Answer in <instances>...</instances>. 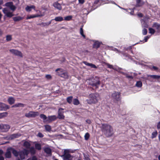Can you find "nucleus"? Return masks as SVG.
Returning a JSON list of instances; mask_svg holds the SVG:
<instances>
[{
    "label": "nucleus",
    "instance_id": "nucleus-1",
    "mask_svg": "<svg viewBox=\"0 0 160 160\" xmlns=\"http://www.w3.org/2000/svg\"><path fill=\"white\" fill-rule=\"evenodd\" d=\"M5 6L9 7L12 11V12H11L10 10L8 8H4L2 10L3 13L7 17L11 18L14 15L13 14V12L15 11L16 7L13 5L12 2H9L6 3L5 4Z\"/></svg>",
    "mask_w": 160,
    "mask_h": 160
},
{
    "label": "nucleus",
    "instance_id": "nucleus-2",
    "mask_svg": "<svg viewBox=\"0 0 160 160\" xmlns=\"http://www.w3.org/2000/svg\"><path fill=\"white\" fill-rule=\"evenodd\" d=\"M101 129L102 132L107 137L111 136L113 133L112 127L109 124H102Z\"/></svg>",
    "mask_w": 160,
    "mask_h": 160
},
{
    "label": "nucleus",
    "instance_id": "nucleus-3",
    "mask_svg": "<svg viewBox=\"0 0 160 160\" xmlns=\"http://www.w3.org/2000/svg\"><path fill=\"white\" fill-rule=\"evenodd\" d=\"M99 98V95L98 93H92L89 95L87 102L88 104L95 103L98 102Z\"/></svg>",
    "mask_w": 160,
    "mask_h": 160
},
{
    "label": "nucleus",
    "instance_id": "nucleus-4",
    "mask_svg": "<svg viewBox=\"0 0 160 160\" xmlns=\"http://www.w3.org/2000/svg\"><path fill=\"white\" fill-rule=\"evenodd\" d=\"M86 82L89 85L95 87L96 88H98L100 84L99 79L96 77L88 79L86 80Z\"/></svg>",
    "mask_w": 160,
    "mask_h": 160
},
{
    "label": "nucleus",
    "instance_id": "nucleus-5",
    "mask_svg": "<svg viewBox=\"0 0 160 160\" xmlns=\"http://www.w3.org/2000/svg\"><path fill=\"white\" fill-rule=\"evenodd\" d=\"M55 71L57 75L60 77L66 79L68 78L69 75L68 73L62 68H58L56 69Z\"/></svg>",
    "mask_w": 160,
    "mask_h": 160
},
{
    "label": "nucleus",
    "instance_id": "nucleus-6",
    "mask_svg": "<svg viewBox=\"0 0 160 160\" xmlns=\"http://www.w3.org/2000/svg\"><path fill=\"white\" fill-rule=\"evenodd\" d=\"M39 113L38 112L30 111L25 114V116L28 118H34L38 116Z\"/></svg>",
    "mask_w": 160,
    "mask_h": 160
},
{
    "label": "nucleus",
    "instance_id": "nucleus-7",
    "mask_svg": "<svg viewBox=\"0 0 160 160\" xmlns=\"http://www.w3.org/2000/svg\"><path fill=\"white\" fill-rule=\"evenodd\" d=\"M112 98L114 102L119 101L120 100V93L114 92L112 94Z\"/></svg>",
    "mask_w": 160,
    "mask_h": 160
},
{
    "label": "nucleus",
    "instance_id": "nucleus-8",
    "mask_svg": "<svg viewBox=\"0 0 160 160\" xmlns=\"http://www.w3.org/2000/svg\"><path fill=\"white\" fill-rule=\"evenodd\" d=\"M29 151L25 149H23L22 151L19 152V155L20 158L22 159H24L25 156H27L28 154Z\"/></svg>",
    "mask_w": 160,
    "mask_h": 160
},
{
    "label": "nucleus",
    "instance_id": "nucleus-9",
    "mask_svg": "<svg viewBox=\"0 0 160 160\" xmlns=\"http://www.w3.org/2000/svg\"><path fill=\"white\" fill-rule=\"evenodd\" d=\"M10 52L12 54L18 56L19 57H22V55L21 52L16 49H11L9 50Z\"/></svg>",
    "mask_w": 160,
    "mask_h": 160
},
{
    "label": "nucleus",
    "instance_id": "nucleus-10",
    "mask_svg": "<svg viewBox=\"0 0 160 160\" xmlns=\"http://www.w3.org/2000/svg\"><path fill=\"white\" fill-rule=\"evenodd\" d=\"M9 108V107L4 103L0 102V110L6 111Z\"/></svg>",
    "mask_w": 160,
    "mask_h": 160
},
{
    "label": "nucleus",
    "instance_id": "nucleus-11",
    "mask_svg": "<svg viewBox=\"0 0 160 160\" xmlns=\"http://www.w3.org/2000/svg\"><path fill=\"white\" fill-rule=\"evenodd\" d=\"M70 152V151L69 149H65L64 150V154L62 155L61 157H63V158H68L69 157H71V155L69 154Z\"/></svg>",
    "mask_w": 160,
    "mask_h": 160
},
{
    "label": "nucleus",
    "instance_id": "nucleus-12",
    "mask_svg": "<svg viewBox=\"0 0 160 160\" xmlns=\"http://www.w3.org/2000/svg\"><path fill=\"white\" fill-rule=\"evenodd\" d=\"M63 109L60 108L59 109L58 112V118L59 119H63L64 118V116L63 114V112L62 110Z\"/></svg>",
    "mask_w": 160,
    "mask_h": 160
},
{
    "label": "nucleus",
    "instance_id": "nucleus-13",
    "mask_svg": "<svg viewBox=\"0 0 160 160\" xmlns=\"http://www.w3.org/2000/svg\"><path fill=\"white\" fill-rule=\"evenodd\" d=\"M10 127L8 125L2 124V131L7 132L8 131Z\"/></svg>",
    "mask_w": 160,
    "mask_h": 160
},
{
    "label": "nucleus",
    "instance_id": "nucleus-14",
    "mask_svg": "<svg viewBox=\"0 0 160 160\" xmlns=\"http://www.w3.org/2000/svg\"><path fill=\"white\" fill-rule=\"evenodd\" d=\"M53 6L55 8L59 10H61L62 8L61 4L57 2H54L53 4Z\"/></svg>",
    "mask_w": 160,
    "mask_h": 160
},
{
    "label": "nucleus",
    "instance_id": "nucleus-15",
    "mask_svg": "<svg viewBox=\"0 0 160 160\" xmlns=\"http://www.w3.org/2000/svg\"><path fill=\"white\" fill-rule=\"evenodd\" d=\"M21 135L19 133L13 134L10 135L9 138L11 139H13L15 138H18L20 137Z\"/></svg>",
    "mask_w": 160,
    "mask_h": 160
},
{
    "label": "nucleus",
    "instance_id": "nucleus-16",
    "mask_svg": "<svg viewBox=\"0 0 160 160\" xmlns=\"http://www.w3.org/2000/svg\"><path fill=\"white\" fill-rule=\"evenodd\" d=\"M12 152L11 150L10 149V148H8L7 152L5 154V156L6 158H9L11 157V152Z\"/></svg>",
    "mask_w": 160,
    "mask_h": 160
},
{
    "label": "nucleus",
    "instance_id": "nucleus-17",
    "mask_svg": "<svg viewBox=\"0 0 160 160\" xmlns=\"http://www.w3.org/2000/svg\"><path fill=\"white\" fill-rule=\"evenodd\" d=\"M152 27L153 28H156L158 32L160 31V24L155 22L153 23Z\"/></svg>",
    "mask_w": 160,
    "mask_h": 160
},
{
    "label": "nucleus",
    "instance_id": "nucleus-18",
    "mask_svg": "<svg viewBox=\"0 0 160 160\" xmlns=\"http://www.w3.org/2000/svg\"><path fill=\"white\" fill-rule=\"evenodd\" d=\"M15 100L14 98L12 97H10L8 98V101L9 104L12 105L15 102Z\"/></svg>",
    "mask_w": 160,
    "mask_h": 160
},
{
    "label": "nucleus",
    "instance_id": "nucleus-19",
    "mask_svg": "<svg viewBox=\"0 0 160 160\" xmlns=\"http://www.w3.org/2000/svg\"><path fill=\"white\" fill-rule=\"evenodd\" d=\"M44 15V14H40V15H31L30 16H28L27 17V19H29L31 18H34L36 17H42Z\"/></svg>",
    "mask_w": 160,
    "mask_h": 160
},
{
    "label": "nucleus",
    "instance_id": "nucleus-20",
    "mask_svg": "<svg viewBox=\"0 0 160 160\" xmlns=\"http://www.w3.org/2000/svg\"><path fill=\"white\" fill-rule=\"evenodd\" d=\"M8 113L7 112L0 113V119L7 117L8 116Z\"/></svg>",
    "mask_w": 160,
    "mask_h": 160
},
{
    "label": "nucleus",
    "instance_id": "nucleus-21",
    "mask_svg": "<svg viewBox=\"0 0 160 160\" xmlns=\"http://www.w3.org/2000/svg\"><path fill=\"white\" fill-rule=\"evenodd\" d=\"M83 63L85 64L86 65L89 66L91 67L92 68H96L97 67L94 65L92 63H88L87 62L84 61L83 62Z\"/></svg>",
    "mask_w": 160,
    "mask_h": 160
},
{
    "label": "nucleus",
    "instance_id": "nucleus-22",
    "mask_svg": "<svg viewBox=\"0 0 160 160\" xmlns=\"http://www.w3.org/2000/svg\"><path fill=\"white\" fill-rule=\"evenodd\" d=\"M83 63L85 64L86 65L89 66L91 67L92 68H96L97 67L94 65L92 63H88L87 62L84 61L83 62Z\"/></svg>",
    "mask_w": 160,
    "mask_h": 160
},
{
    "label": "nucleus",
    "instance_id": "nucleus-23",
    "mask_svg": "<svg viewBox=\"0 0 160 160\" xmlns=\"http://www.w3.org/2000/svg\"><path fill=\"white\" fill-rule=\"evenodd\" d=\"M10 149L11 150L12 152V153L15 157H17L18 156L19 154V152H18L16 150L12 148H10Z\"/></svg>",
    "mask_w": 160,
    "mask_h": 160
},
{
    "label": "nucleus",
    "instance_id": "nucleus-24",
    "mask_svg": "<svg viewBox=\"0 0 160 160\" xmlns=\"http://www.w3.org/2000/svg\"><path fill=\"white\" fill-rule=\"evenodd\" d=\"M56 117L55 116H50L48 117L47 121L49 122L53 121L56 119Z\"/></svg>",
    "mask_w": 160,
    "mask_h": 160
},
{
    "label": "nucleus",
    "instance_id": "nucleus-25",
    "mask_svg": "<svg viewBox=\"0 0 160 160\" xmlns=\"http://www.w3.org/2000/svg\"><path fill=\"white\" fill-rule=\"evenodd\" d=\"M101 43L98 42V41H96L94 42L93 44V47L96 48H98L99 47Z\"/></svg>",
    "mask_w": 160,
    "mask_h": 160
},
{
    "label": "nucleus",
    "instance_id": "nucleus-26",
    "mask_svg": "<svg viewBox=\"0 0 160 160\" xmlns=\"http://www.w3.org/2000/svg\"><path fill=\"white\" fill-rule=\"evenodd\" d=\"M22 18L20 16L15 17L13 18V20L16 22L20 21L22 20Z\"/></svg>",
    "mask_w": 160,
    "mask_h": 160
},
{
    "label": "nucleus",
    "instance_id": "nucleus-27",
    "mask_svg": "<svg viewBox=\"0 0 160 160\" xmlns=\"http://www.w3.org/2000/svg\"><path fill=\"white\" fill-rule=\"evenodd\" d=\"M23 146L26 148H29L30 147V144L29 142L26 141L24 142Z\"/></svg>",
    "mask_w": 160,
    "mask_h": 160
},
{
    "label": "nucleus",
    "instance_id": "nucleus-28",
    "mask_svg": "<svg viewBox=\"0 0 160 160\" xmlns=\"http://www.w3.org/2000/svg\"><path fill=\"white\" fill-rule=\"evenodd\" d=\"M24 104L21 103H19L18 104H15V105L12 106V107H23Z\"/></svg>",
    "mask_w": 160,
    "mask_h": 160
},
{
    "label": "nucleus",
    "instance_id": "nucleus-29",
    "mask_svg": "<svg viewBox=\"0 0 160 160\" xmlns=\"http://www.w3.org/2000/svg\"><path fill=\"white\" fill-rule=\"evenodd\" d=\"M44 151L48 154H50L51 153V149L48 148H45L44 149Z\"/></svg>",
    "mask_w": 160,
    "mask_h": 160
},
{
    "label": "nucleus",
    "instance_id": "nucleus-30",
    "mask_svg": "<svg viewBox=\"0 0 160 160\" xmlns=\"http://www.w3.org/2000/svg\"><path fill=\"white\" fill-rule=\"evenodd\" d=\"M142 26L144 28H147L148 27V24L143 20L141 21Z\"/></svg>",
    "mask_w": 160,
    "mask_h": 160
},
{
    "label": "nucleus",
    "instance_id": "nucleus-31",
    "mask_svg": "<svg viewBox=\"0 0 160 160\" xmlns=\"http://www.w3.org/2000/svg\"><path fill=\"white\" fill-rule=\"evenodd\" d=\"M148 77H150L155 79H159L160 78V76L156 75H148Z\"/></svg>",
    "mask_w": 160,
    "mask_h": 160
},
{
    "label": "nucleus",
    "instance_id": "nucleus-32",
    "mask_svg": "<svg viewBox=\"0 0 160 160\" xmlns=\"http://www.w3.org/2000/svg\"><path fill=\"white\" fill-rule=\"evenodd\" d=\"M72 98L73 97L72 96H70L67 97V102L70 104L71 103L72 101Z\"/></svg>",
    "mask_w": 160,
    "mask_h": 160
},
{
    "label": "nucleus",
    "instance_id": "nucleus-33",
    "mask_svg": "<svg viewBox=\"0 0 160 160\" xmlns=\"http://www.w3.org/2000/svg\"><path fill=\"white\" fill-rule=\"evenodd\" d=\"M44 127L46 130L48 132H49L51 131V128L50 126L47 125L44 126Z\"/></svg>",
    "mask_w": 160,
    "mask_h": 160
},
{
    "label": "nucleus",
    "instance_id": "nucleus-34",
    "mask_svg": "<svg viewBox=\"0 0 160 160\" xmlns=\"http://www.w3.org/2000/svg\"><path fill=\"white\" fill-rule=\"evenodd\" d=\"M12 36L11 35H8L6 36V40L7 41H9L12 39Z\"/></svg>",
    "mask_w": 160,
    "mask_h": 160
},
{
    "label": "nucleus",
    "instance_id": "nucleus-35",
    "mask_svg": "<svg viewBox=\"0 0 160 160\" xmlns=\"http://www.w3.org/2000/svg\"><path fill=\"white\" fill-rule=\"evenodd\" d=\"M73 104L75 105H78L79 103V100L77 99H74L73 100Z\"/></svg>",
    "mask_w": 160,
    "mask_h": 160
},
{
    "label": "nucleus",
    "instance_id": "nucleus-36",
    "mask_svg": "<svg viewBox=\"0 0 160 160\" xmlns=\"http://www.w3.org/2000/svg\"><path fill=\"white\" fill-rule=\"evenodd\" d=\"M54 20L56 21H61L63 20V19L61 17H57L55 18Z\"/></svg>",
    "mask_w": 160,
    "mask_h": 160
},
{
    "label": "nucleus",
    "instance_id": "nucleus-37",
    "mask_svg": "<svg viewBox=\"0 0 160 160\" xmlns=\"http://www.w3.org/2000/svg\"><path fill=\"white\" fill-rule=\"evenodd\" d=\"M82 26L80 28V33L81 35L84 38H85V36L83 34V31L82 29Z\"/></svg>",
    "mask_w": 160,
    "mask_h": 160
},
{
    "label": "nucleus",
    "instance_id": "nucleus-38",
    "mask_svg": "<svg viewBox=\"0 0 160 160\" xmlns=\"http://www.w3.org/2000/svg\"><path fill=\"white\" fill-rule=\"evenodd\" d=\"M72 16H67L64 18V20L66 21H69L72 19Z\"/></svg>",
    "mask_w": 160,
    "mask_h": 160
},
{
    "label": "nucleus",
    "instance_id": "nucleus-39",
    "mask_svg": "<svg viewBox=\"0 0 160 160\" xmlns=\"http://www.w3.org/2000/svg\"><path fill=\"white\" fill-rule=\"evenodd\" d=\"M35 147L36 149L38 150H40L41 149V146L40 144H35Z\"/></svg>",
    "mask_w": 160,
    "mask_h": 160
},
{
    "label": "nucleus",
    "instance_id": "nucleus-40",
    "mask_svg": "<svg viewBox=\"0 0 160 160\" xmlns=\"http://www.w3.org/2000/svg\"><path fill=\"white\" fill-rule=\"evenodd\" d=\"M142 82L140 81H138L137 82L136 86L138 87H140L142 86Z\"/></svg>",
    "mask_w": 160,
    "mask_h": 160
},
{
    "label": "nucleus",
    "instance_id": "nucleus-41",
    "mask_svg": "<svg viewBox=\"0 0 160 160\" xmlns=\"http://www.w3.org/2000/svg\"><path fill=\"white\" fill-rule=\"evenodd\" d=\"M51 21H50L48 22H45V23L42 22L41 24L42 25L44 26H48L49 25H50L51 24Z\"/></svg>",
    "mask_w": 160,
    "mask_h": 160
},
{
    "label": "nucleus",
    "instance_id": "nucleus-42",
    "mask_svg": "<svg viewBox=\"0 0 160 160\" xmlns=\"http://www.w3.org/2000/svg\"><path fill=\"white\" fill-rule=\"evenodd\" d=\"M149 32L152 34H153L155 32V30L152 28H150L149 29Z\"/></svg>",
    "mask_w": 160,
    "mask_h": 160
},
{
    "label": "nucleus",
    "instance_id": "nucleus-43",
    "mask_svg": "<svg viewBox=\"0 0 160 160\" xmlns=\"http://www.w3.org/2000/svg\"><path fill=\"white\" fill-rule=\"evenodd\" d=\"M157 131H155L154 132H153L152 133V138H154L156 137L157 135Z\"/></svg>",
    "mask_w": 160,
    "mask_h": 160
},
{
    "label": "nucleus",
    "instance_id": "nucleus-44",
    "mask_svg": "<svg viewBox=\"0 0 160 160\" xmlns=\"http://www.w3.org/2000/svg\"><path fill=\"white\" fill-rule=\"evenodd\" d=\"M89 134L88 133L85 134L84 136L85 139V140H88L89 138Z\"/></svg>",
    "mask_w": 160,
    "mask_h": 160
},
{
    "label": "nucleus",
    "instance_id": "nucleus-45",
    "mask_svg": "<svg viewBox=\"0 0 160 160\" xmlns=\"http://www.w3.org/2000/svg\"><path fill=\"white\" fill-rule=\"evenodd\" d=\"M40 117L41 118L43 119L44 120H46L47 118L46 116L43 114H41Z\"/></svg>",
    "mask_w": 160,
    "mask_h": 160
},
{
    "label": "nucleus",
    "instance_id": "nucleus-46",
    "mask_svg": "<svg viewBox=\"0 0 160 160\" xmlns=\"http://www.w3.org/2000/svg\"><path fill=\"white\" fill-rule=\"evenodd\" d=\"M30 151L32 154H34L35 153V150L33 147H32L30 148Z\"/></svg>",
    "mask_w": 160,
    "mask_h": 160
},
{
    "label": "nucleus",
    "instance_id": "nucleus-47",
    "mask_svg": "<svg viewBox=\"0 0 160 160\" xmlns=\"http://www.w3.org/2000/svg\"><path fill=\"white\" fill-rule=\"evenodd\" d=\"M147 33V30L146 29L144 28L142 30V33L143 35H146Z\"/></svg>",
    "mask_w": 160,
    "mask_h": 160
},
{
    "label": "nucleus",
    "instance_id": "nucleus-48",
    "mask_svg": "<svg viewBox=\"0 0 160 160\" xmlns=\"http://www.w3.org/2000/svg\"><path fill=\"white\" fill-rule=\"evenodd\" d=\"M26 10L28 12L30 11L31 10V7L29 6H27L25 8Z\"/></svg>",
    "mask_w": 160,
    "mask_h": 160
},
{
    "label": "nucleus",
    "instance_id": "nucleus-49",
    "mask_svg": "<svg viewBox=\"0 0 160 160\" xmlns=\"http://www.w3.org/2000/svg\"><path fill=\"white\" fill-rule=\"evenodd\" d=\"M37 136L40 138H42L44 136L41 133L39 132L37 135Z\"/></svg>",
    "mask_w": 160,
    "mask_h": 160
},
{
    "label": "nucleus",
    "instance_id": "nucleus-50",
    "mask_svg": "<svg viewBox=\"0 0 160 160\" xmlns=\"http://www.w3.org/2000/svg\"><path fill=\"white\" fill-rule=\"evenodd\" d=\"M107 67L110 68H113V66L112 65H110L108 63H107L106 64Z\"/></svg>",
    "mask_w": 160,
    "mask_h": 160
},
{
    "label": "nucleus",
    "instance_id": "nucleus-51",
    "mask_svg": "<svg viewBox=\"0 0 160 160\" xmlns=\"http://www.w3.org/2000/svg\"><path fill=\"white\" fill-rule=\"evenodd\" d=\"M141 0H136V2H137V5L138 6H140V3L141 2Z\"/></svg>",
    "mask_w": 160,
    "mask_h": 160
},
{
    "label": "nucleus",
    "instance_id": "nucleus-52",
    "mask_svg": "<svg viewBox=\"0 0 160 160\" xmlns=\"http://www.w3.org/2000/svg\"><path fill=\"white\" fill-rule=\"evenodd\" d=\"M45 77L48 79H50L51 78V76L49 74L46 75Z\"/></svg>",
    "mask_w": 160,
    "mask_h": 160
},
{
    "label": "nucleus",
    "instance_id": "nucleus-53",
    "mask_svg": "<svg viewBox=\"0 0 160 160\" xmlns=\"http://www.w3.org/2000/svg\"><path fill=\"white\" fill-rule=\"evenodd\" d=\"M63 160H72V158L71 157H69L68 158H63Z\"/></svg>",
    "mask_w": 160,
    "mask_h": 160
},
{
    "label": "nucleus",
    "instance_id": "nucleus-54",
    "mask_svg": "<svg viewBox=\"0 0 160 160\" xmlns=\"http://www.w3.org/2000/svg\"><path fill=\"white\" fill-rule=\"evenodd\" d=\"M78 1L79 3L81 4H83L84 2V0H78Z\"/></svg>",
    "mask_w": 160,
    "mask_h": 160
},
{
    "label": "nucleus",
    "instance_id": "nucleus-55",
    "mask_svg": "<svg viewBox=\"0 0 160 160\" xmlns=\"http://www.w3.org/2000/svg\"><path fill=\"white\" fill-rule=\"evenodd\" d=\"M157 128L158 129H160V121L158 124Z\"/></svg>",
    "mask_w": 160,
    "mask_h": 160
},
{
    "label": "nucleus",
    "instance_id": "nucleus-56",
    "mask_svg": "<svg viewBox=\"0 0 160 160\" xmlns=\"http://www.w3.org/2000/svg\"><path fill=\"white\" fill-rule=\"evenodd\" d=\"M31 160H37V159L36 157L33 156L31 158Z\"/></svg>",
    "mask_w": 160,
    "mask_h": 160
},
{
    "label": "nucleus",
    "instance_id": "nucleus-57",
    "mask_svg": "<svg viewBox=\"0 0 160 160\" xmlns=\"http://www.w3.org/2000/svg\"><path fill=\"white\" fill-rule=\"evenodd\" d=\"M84 156L86 160H89V158L86 155L84 154Z\"/></svg>",
    "mask_w": 160,
    "mask_h": 160
},
{
    "label": "nucleus",
    "instance_id": "nucleus-58",
    "mask_svg": "<svg viewBox=\"0 0 160 160\" xmlns=\"http://www.w3.org/2000/svg\"><path fill=\"white\" fill-rule=\"evenodd\" d=\"M152 68L154 70H157L158 69V68L157 67L154 66H153Z\"/></svg>",
    "mask_w": 160,
    "mask_h": 160
},
{
    "label": "nucleus",
    "instance_id": "nucleus-59",
    "mask_svg": "<svg viewBox=\"0 0 160 160\" xmlns=\"http://www.w3.org/2000/svg\"><path fill=\"white\" fill-rule=\"evenodd\" d=\"M138 16L140 17H142V13H140L138 14Z\"/></svg>",
    "mask_w": 160,
    "mask_h": 160
},
{
    "label": "nucleus",
    "instance_id": "nucleus-60",
    "mask_svg": "<svg viewBox=\"0 0 160 160\" xmlns=\"http://www.w3.org/2000/svg\"><path fill=\"white\" fill-rule=\"evenodd\" d=\"M148 38H149V37H148V36H147L145 37V38L144 39L145 41V42L147 41V40L148 39Z\"/></svg>",
    "mask_w": 160,
    "mask_h": 160
},
{
    "label": "nucleus",
    "instance_id": "nucleus-61",
    "mask_svg": "<svg viewBox=\"0 0 160 160\" xmlns=\"http://www.w3.org/2000/svg\"><path fill=\"white\" fill-rule=\"evenodd\" d=\"M0 160H4V158L2 156H0Z\"/></svg>",
    "mask_w": 160,
    "mask_h": 160
},
{
    "label": "nucleus",
    "instance_id": "nucleus-62",
    "mask_svg": "<svg viewBox=\"0 0 160 160\" xmlns=\"http://www.w3.org/2000/svg\"><path fill=\"white\" fill-rule=\"evenodd\" d=\"M3 34L2 31L0 29V36L2 35Z\"/></svg>",
    "mask_w": 160,
    "mask_h": 160
},
{
    "label": "nucleus",
    "instance_id": "nucleus-63",
    "mask_svg": "<svg viewBox=\"0 0 160 160\" xmlns=\"http://www.w3.org/2000/svg\"><path fill=\"white\" fill-rule=\"evenodd\" d=\"M2 124H0V131H2Z\"/></svg>",
    "mask_w": 160,
    "mask_h": 160
},
{
    "label": "nucleus",
    "instance_id": "nucleus-64",
    "mask_svg": "<svg viewBox=\"0 0 160 160\" xmlns=\"http://www.w3.org/2000/svg\"><path fill=\"white\" fill-rule=\"evenodd\" d=\"M127 77L128 78H132V76H128Z\"/></svg>",
    "mask_w": 160,
    "mask_h": 160
}]
</instances>
